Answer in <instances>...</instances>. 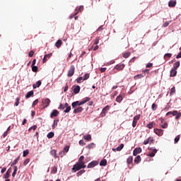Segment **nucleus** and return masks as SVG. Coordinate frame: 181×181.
<instances>
[{
    "label": "nucleus",
    "mask_w": 181,
    "mask_h": 181,
    "mask_svg": "<svg viewBox=\"0 0 181 181\" xmlns=\"http://www.w3.org/2000/svg\"><path fill=\"white\" fill-rule=\"evenodd\" d=\"M28 155H29V150L24 151L23 154V158H25V156H28Z\"/></svg>",
    "instance_id": "nucleus-51"
},
{
    "label": "nucleus",
    "mask_w": 181,
    "mask_h": 181,
    "mask_svg": "<svg viewBox=\"0 0 181 181\" xmlns=\"http://www.w3.org/2000/svg\"><path fill=\"white\" fill-rule=\"evenodd\" d=\"M155 125H156V124L154 122H151L148 123L146 127L148 129H152V128H155Z\"/></svg>",
    "instance_id": "nucleus-21"
},
{
    "label": "nucleus",
    "mask_w": 181,
    "mask_h": 181,
    "mask_svg": "<svg viewBox=\"0 0 181 181\" xmlns=\"http://www.w3.org/2000/svg\"><path fill=\"white\" fill-rule=\"evenodd\" d=\"M140 118H141V115H137L134 117L133 123H132L133 128H135V127H136V124H138V121H139Z\"/></svg>",
    "instance_id": "nucleus-5"
},
{
    "label": "nucleus",
    "mask_w": 181,
    "mask_h": 181,
    "mask_svg": "<svg viewBox=\"0 0 181 181\" xmlns=\"http://www.w3.org/2000/svg\"><path fill=\"white\" fill-rule=\"evenodd\" d=\"M32 129H33V131H36V129H37V125H34L33 127H31L28 131H32Z\"/></svg>",
    "instance_id": "nucleus-53"
},
{
    "label": "nucleus",
    "mask_w": 181,
    "mask_h": 181,
    "mask_svg": "<svg viewBox=\"0 0 181 181\" xmlns=\"http://www.w3.org/2000/svg\"><path fill=\"white\" fill-rule=\"evenodd\" d=\"M83 173H86V170H81L76 173V176H81Z\"/></svg>",
    "instance_id": "nucleus-42"
},
{
    "label": "nucleus",
    "mask_w": 181,
    "mask_h": 181,
    "mask_svg": "<svg viewBox=\"0 0 181 181\" xmlns=\"http://www.w3.org/2000/svg\"><path fill=\"white\" fill-rule=\"evenodd\" d=\"M88 78H90V74H85V75L83 76V81L86 80H88Z\"/></svg>",
    "instance_id": "nucleus-48"
},
{
    "label": "nucleus",
    "mask_w": 181,
    "mask_h": 181,
    "mask_svg": "<svg viewBox=\"0 0 181 181\" xmlns=\"http://www.w3.org/2000/svg\"><path fill=\"white\" fill-rule=\"evenodd\" d=\"M161 128L166 129V128H168V122H164V124L161 125Z\"/></svg>",
    "instance_id": "nucleus-54"
},
{
    "label": "nucleus",
    "mask_w": 181,
    "mask_h": 181,
    "mask_svg": "<svg viewBox=\"0 0 181 181\" xmlns=\"http://www.w3.org/2000/svg\"><path fill=\"white\" fill-rule=\"evenodd\" d=\"M83 139H86V141H91V136H90V134H88L86 136H83Z\"/></svg>",
    "instance_id": "nucleus-41"
},
{
    "label": "nucleus",
    "mask_w": 181,
    "mask_h": 181,
    "mask_svg": "<svg viewBox=\"0 0 181 181\" xmlns=\"http://www.w3.org/2000/svg\"><path fill=\"white\" fill-rule=\"evenodd\" d=\"M53 136H54V133L53 132L48 133L47 135V138H48V139H52Z\"/></svg>",
    "instance_id": "nucleus-31"
},
{
    "label": "nucleus",
    "mask_w": 181,
    "mask_h": 181,
    "mask_svg": "<svg viewBox=\"0 0 181 181\" xmlns=\"http://www.w3.org/2000/svg\"><path fill=\"white\" fill-rule=\"evenodd\" d=\"M65 107V108H66L64 112H70L71 110V107L70 105H69V103H66L64 105Z\"/></svg>",
    "instance_id": "nucleus-17"
},
{
    "label": "nucleus",
    "mask_w": 181,
    "mask_h": 181,
    "mask_svg": "<svg viewBox=\"0 0 181 181\" xmlns=\"http://www.w3.org/2000/svg\"><path fill=\"white\" fill-rule=\"evenodd\" d=\"M141 152H142V148H141V147L136 148L133 151V156H136V155H138V153H141Z\"/></svg>",
    "instance_id": "nucleus-13"
},
{
    "label": "nucleus",
    "mask_w": 181,
    "mask_h": 181,
    "mask_svg": "<svg viewBox=\"0 0 181 181\" xmlns=\"http://www.w3.org/2000/svg\"><path fill=\"white\" fill-rule=\"evenodd\" d=\"M78 163H84V156H81L78 158Z\"/></svg>",
    "instance_id": "nucleus-38"
},
{
    "label": "nucleus",
    "mask_w": 181,
    "mask_h": 181,
    "mask_svg": "<svg viewBox=\"0 0 181 181\" xmlns=\"http://www.w3.org/2000/svg\"><path fill=\"white\" fill-rule=\"evenodd\" d=\"M124 97H125V94H122V95H119L117 98H116V101L117 103H121V101H122V100H124Z\"/></svg>",
    "instance_id": "nucleus-15"
},
{
    "label": "nucleus",
    "mask_w": 181,
    "mask_h": 181,
    "mask_svg": "<svg viewBox=\"0 0 181 181\" xmlns=\"http://www.w3.org/2000/svg\"><path fill=\"white\" fill-rule=\"evenodd\" d=\"M177 69H175L173 68V69H171L170 71V77H175L176 76V74H177V71H176Z\"/></svg>",
    "instance_id": "nucleus-22"
},
{
    "label": "nucleus",
    "mask_w": 181,
    "mask_h": 181,
    "mask_svg": "<svg viewBox=\"0 0 181 181\" xmlns=\"http://www.w3.org/2000/svg\"><path fill=\"white\" fill-rule=\"evenodd\" d=\"M71 106H72V108H76L77 106H78V101L72 103Z\"/></svg>",
    "instance_id": "nucleus-45"
},
{
    "label": "nucleus",
    "mask_w": 181,
    "mask_h": 181,
    "mask_svg": "<svg viewBox=\"0 0 181 181\" xmlns=\"http://www.w3.org/2000/svg\"><path fill=\"white\" fill-rule=\"evenodd\" d=\"M74 71H76V67H74V65H71L68 71L67 77H73L74 76Z\"/></svg>",
    "instance_id": "nucleus-3"
},
{
    "label": "nucleus",
    "mask_w": 181,
    "mask_h": 181,
    "mask_svg": "<svg viewBox=\"0 0 181 181\" xmlns=\"http://www.w3.org/2000/svg\"><path fill=\"white\" fill-rule=\"evenodd\" d=\"M108 110H110V105H106L103 110L102 112L100 113V117H105L106 114H107V111H108Z\"/></svg>",
    "instance_id": "nucleus-8"
},
{
    "label": "nucleus",
    "mask_w": 181,
    "mask_h": 181,
    "mask_svg": "<svg viewBox=\"0 0 181 181\" xmlns=\"http://www.w3.org/2000/svg\"><path fill=\"white\" fill-rule=\"evenodd\" d=\"M168 6L170 8H175L176 6V1H173V0H170L169 2H168Z\"/></svg>",
    "instance_id": "nucleus-18"
},
{
    "label": "nucleus",
    "mask_w": 181,
    "mask_h": 181,
    "mask_svg": "<svg viewBox=\"0 0 181 181\" xmlns=\"http://www.w3.org/2000/svg\"><path fill=\"white\" fill-rule=\"evenodd\" d=\"M156 108H158V105L153 103L151 105L152 111H156Z\"/></svg>",
    "instance_id": "nucleus-43"
},
{
    "label": "nucleus",
    "mask_w": 181,
    "mask_h": 181,
    "mask_svg": "<svg viewBox=\"0 0 181 181\" xmlns=\"http://www.w3.org/2000/svg\"><path fill=\"white\" fill-rule=\"evenodd\" d=\"M33 54H35V52L32 50V51H30L28 56L29 57H33Z\"/></svg>",
    "instance_id": "nucleus-59"
},
{
    "label": "nucleus",
    "mask_w": 181,
    "mask_h": 181,
    "mask_svg": "<svg viewBox=\"0 0 181 181\" xmlns=\"http://www.w3.org/2000/svg\"><path fill=\"white\" fill-rule=\"evenodd\" d=\"M42 103L43 108H47V107L50 105L51 101H50V99L46 98L42 99Z\"/></svg>",
    "instance_id": "nucleus-4"
},
{
    "label": "nucleus",
    "mask_w": 181,
    "mask_h": 181,
    "mask_svg": "<svg viewBox=\"0 0 181 181\" xmlns=\"http://www.w3.org/2000/svg\"><path fill=\"white\" fill-rule=\"evenodd\" d=\"M11 176V174H9V173H6L4 175V179H8V177Z\"/></svg>",
    "instance_id": "nucleus-56"
},
{
    "label": "nucleus",
    "mask_w": 181,
    "mask_h": 181,
    "mask_svg": "<svg viewBox=\"0 0 181 181\" xmlns=\"http://www.w3.org/2000/svg\"><path fill=\"white\" fill-rule=\"evenodd\" d=\"M8 134H9V132L7 130L3 134V138H5L6 136H8Z\"/></svg>",
    "instance_id": "nucleus-64"
},
{
    "label": "nucleus",
    "mask_w": 181,
    "mask_h": 181,
    "mask_svg": "<svg viewBox=\"0 0 181 181\" xmlns=\"http://www.w3.org/2000/svg\"><path fill=\"white\" fill-rule=\"evenodd\" d=\"M31 67H32V71H34V73L37 72V69L38 68H37V66L33 65V66H31Z\"/></svg>",
    "instance_id": "nucleus-49"
},
{
    "label": "nucleus",
    "mask_w": 181,
    "mask_h": 181,
    "mask_svg": "<svg viewBox=\"0 0 181 181\" xmlns=\"http://www.w3.org/2000/svg\"><path fill=\"white\" fill-rule=\"evenodd\" d=\"M57 124H59V119L54 120L53 124H52V129H54L57 126Z\"/></svg>",
    "instance_id": "nucleus-36"
},
{
    "label": "nucleus",
    "mask_w": 181,
    "mask_h": 181,
    "mask_svg": "<svg viewBox=\"0 0 181 181\" xmlns=\"http://www.w3.org/2000/svg\"><path fill=\"white\" fill-rule=\"evenodd\" d=\"M133 161H134V157H132V156H129V157L127 159V165H131V163H132Z\"/></svg>",
    "instance_id": "nucleus-29"
},
{
    "label": "nucleus",
    "mask_w": 181,
    "mask_h": 181,
    "mask_svg": "<svg viewBox=\"0 0 181 181\" xmlns=\"http://www.w3.org/2000/svg\"><path fill=\"white\" fill-rule=\"evenodd\" d=\"M59 112L57 111V110H54L50 115L51 118H54V117H57L59 115Z\"/></svg>",
    "instance_id": "nucleus-16"
},
{
    "label": "nucleus",
    "mask_w": 181,
    "mask_h": 181,
    "mask_svg": "<svg viewBox=\"0 0 181 181\" xmlns=\"http://www.w3.org/2000/svg\"><path fill=\"white\" fill-rule=\"evenodd\" d=\"M52 56H53L52 53H49L48 54H45L44 56L43 59H42V63H44V64L46 63L47 62V59H50V57H52Z\"/></svg>",
    "instance_id": "nucleus-12"
},
{
    "label": "nucleus",
    "mask_w": 181,
    "mask_h": 181,
    "mask_svg": "<svg viewBox=\"0 0 181 181\" xmlns=\"http://www.w3.org/2000/svg\"><path fill=\"white\" fill-rule=\"evenodd\" d=\"M79 145H81V146H84V145H86V144H85L84 141L80 140Z\"/></svg>",
    "instance_id": "nucleus-63"
},
{
    "label": "nucleus",
    "mask_w": 181,
    "mask_h": 181,
    "mask_svg": "<svg viewBox=\"0 0 181 181\" xmlns=\"http://www.w3.org/2000/svg\"><path fill=\"white\" fill-rule=\"evenodd\" d=\"M166 115H173V117H175V119H179V118L181 117V112H179L177 110H174L173 112H168Z\"/></svg>",
    "instance_id": "nucleus-2"
},
{
    "label": "nucleus",
    "mask_w": 181,
    "mask_h": 181,
    "mask_svg": "<svg viewBox=\"0 0 181 181\" xmlns=\"http://www.w3.org/2000/svg\"><path fill=\"white\" fill-rule=\"evenodd\" d=\"M154 132L158 136H162V135H163V130L160 129H154Z\"/></svg>",
    "instance_id": "nucleus-11"
},
{
    "label": "nucleus",
    "mask_w": 181,
    "mask_h": 181,
    "mask_svg": "<svg viewBox=\"0 0 181 181\" xmlns=\"http://www.w3.org/2000/svg\"><path fill=\"white\" fill-rule=\"evenodd\" d=\"M97 165H98V161L93 160L92 162L88 164L87 168L88 169H91L92 168H95Z\"/></svg>",
    "instance_id": "nucleus-7"
},
{
    "label": "nucleus",
    "mask_w": 181,
    "mask_h": 181,
    "mask_svg": "<svg viewBox=\"0 0 181 181\" xmlns=\"http://www.w3.org/2000/svg\"><path fill=\"white\" fill-rule=\"evenodd\" d=\"M58 108L59 110H64L66 107L64 106L63 104L61 103Z\"/></svg>",
    "instance_id": "nucleus-62"
},
{
    "label": "nucleus",
    "mask_w": 181,
    "mask_h": 181,
    "mask_svg": "<svg viewBox=\"0 0 181 181\" xmlns=\"http://www.w3.org/2000/svg\"><path fill=\"white\" fill-rule=\"evenodd\" d=\"M123 148H124V144H122L117 148H112V151H114V152H115V151H117V152H119V151H122Z\"/></svg>",
    "instance_id": "nucleus-19"
},
{
    "label": "nucleus",
    "mask_w": 181,
    "mask_h": 181,
    "mask_svg": "<svg viewBox=\"0 0 181 181\" xmlns=\"http://www.w3.org/2000/svg\"><path fill=\"white\" fill-rule=\"evenodd\" d=\"M95 146V144L94 143H91L86 146V149H93Z\"/></svg>",
    "instance_id": "nucleus-32"
},
{
    "label": "nucleus",
    "mask_w": 181,
    "mask_h": 181,
    "mask_svg": "<svg viewBox=\"0 0 181 181\" xmlns=\"http://www.w3.org/2000/svg\"><path fill=\"white\" fill-rule=\"evenodd\" d=\"M179 139H180V135H178L175 138V144H177V142H179Z\"/></svg>",
    "instance_id": "nucleus-55"
},
{
    "label": "nucleus",
    "mask_w": 181,
    "mask_h": 181,
    "mask_svg": "<svg viewBox=\"0 0 181 181\" xmlns=\"http://www.w3.org/2000/svg\"><path fill=\"white\" fill-rule=\"evenodd\" d=\"M90 100H91V98L86 97L83 99V102H85V104H86V103H88V101H90Z\"/></svg>",
    "instance_id": "nucleus-58"
},
{
    "label": "nucleus",
    "mask_w": 181,
    "mask_h": 181,
    "mask_svg": "<svg viewBox=\"0 0 181 181\" xmlns=\"http://www.w3.org/2000/svg\"><path fill=\"white\" fill-rule=\"evenodd\" d=\"M83 80H84V78H83V76H80V77H78V78H76V82H77L78 83H81V81H83Z\"/></svg>",
    "instance_id": "nucleus-50"
},
{
    "label": "nucleus",
    "mask_w": 181,
    "mask_h": 181,
    "mask_svg": "<svg viewBox=\"0 0 181 181\" xmlns=\"http://www.w3.org/2000/svg\"><path fill=\"white\" fill-rule=\"evenodd\" d=\"M13 169H14V171L12 173V176H13V177H15V176H16V172H18V167L17 166H14Z\"/></svg>",
    "instance_id": "nucleus-40"
},
{
    "label": "nucleus",
    "mask_w": 181,
    "mask_h": 181,
    "mask_svg": "<svg viewBox=\"0 0 181 181\" xmlns=\"http://www.w3.org/2000/svg\"><path fill=\"white\" fill-rule=\"evenodd\" d=\"M180 66V62L177 61L174 64V67L173 69L175 70H177V69H179V66Z\"/></svg>",
    "instance_id": "nucleus-30"
},
{
    "label": "nucleus",
    "mask_w": 181,
    "mask_h": 181,
    "mask_svg": "<svg viewBox=\"0 0 181 181\" xmlns=\"http://www.w3.org/2000/svg\"><path fill=\"white\" fill-rule=\"evenodd\" d=\"M42 86V81H38L36 82L35 84L33 85V88H37V87H40Z\"/></svg>",
    "instance_id": "nucleus-25"
},
{
    "label": "nucleus",
    "mask_w": 181,
    "mask_h": 181,
    "mask_svg": "<svg viewBox=\"0 0 181 181\" xmlns=\"http://www.w3.org/2000/svg\"><path fill=\"white\" fill-rule=\"evenodd\" d=\"M52 170L53 173H57V167H56V166L52 167Z\"/></svg>",
    "instance_id": "nucleus-60"
},
{
    "label": "nucleus",
    "mask_w": 181,
    "mask_h": 181,
    "mask_svg": "<svg viewBox=\"0 0 181 181\" xmlns=\"http://www.w3.org/2000/svg\"><path fill=\"white\" fill-rule=\"evenodd\" d=\"M84 11V6H79L76 8L75 11L76 13H74V16H76L78 12H83Z\"/></svg>",
    "instance_id": "nucleus-10"
},
{
    "label": "nucleus",
    "mask_w": 181,
    "mask_h": 181,
    "mask_svg": "<svg viewBox=\"0 0 181 181\" xmlns=\"http://www.w3.org/2000/svg\"><path fill=\"white\" fill-rule=\"evenodd\" d=\"M83 111V107H78L77 108L74 110V114H78V112H81Z\"/></svg>",
    "instance_id": "nucleus-20"
},
{
    "label": "nucleus",
    "mask_w": 181,
    "mask_h": 181,
    "mask_svg": "<svg viewBox=\"0 0 181 181\" xmlns=\"http://www.w3.org/2000/svg\"><path fill=\"white\" fill-rule=\"evenodd\" d=\"M124 67H125V64H119L115 66L114 69L115 70H118V71H121L122 70H124Z\"/></svg>",
    "instance_id": "nucleus-9"
},
{
    "label": "nucleus",
    "mask_w": 181,
    "mask_h": 181,
    "mask_svg": "<svg viewBox=\"0 0 181 181\" xmlns=\"http://www.w3.org/2000/svg\"><path fill=\"white\" fill-rule=\"evenodd\" d=\"M175 93H176V88L175 86H173L170 89V95H173V94H175Z\"/></svg>",
    "instance_id": "nucleus-35"
},
{
    "label": "nucleus",
    "mask_w": 181,
    "mask_h": 181,
    "mask_svg": "<svg viewBox=\"0 0 181 181\" xmlns=\"http://www.w3.org/2000/svg\"><path fill=\"white\" fill-rule=\"evenodd\" d=\"M29 162H30V158H27L26 160H25V161L23 162L24 166H26V165H28Z\"/></svg>",
    "instance_id": "nucleus-57"
},
{
    "label": "nucleus",
    "mask_w": 181,
    "mask_h": 181,
    "mask_svg": "<svg viewBox=\"0 0 181 181\" xmlns=\"http://www.w3.org/2000/svg\"><path fill=\"white\" fill-rule=\"evenodd\" d=\"M130 56H131V52H125L123 54V57L124 59H128V57Z\"/></svg>",
    "instance_id": "nucleus-39"
},
{
    "label": "nucleus",
    "mask_w": 181,
    "mask_h": 181,
    "mask_svg": "<svg viewBox=\"0 0 181 181\" xmlns=\"http://www.w3.org/2000/svg\"><path fill=\"white\" fill-rule=\"evenodd\" d=\"M63 45V41L62 40H58L57 42L55 43V47H57V49H59V47Z\"/></svg>",
    "instance_id": "nucleus-23"
},
{
    "label": "nucleus",
    "mask_w": 181,
    "mask_h": 181,
    "mask_svg": "<svg viewBox=\"0 0 181 181\" xmlns=\"http://www.w3.org/2000/svg\"><path fill=\"white\" fill-rule=\"evenodd\" d=\"M158 152V150L156 148H153L152 150V151H151L148 154V156H150V158H153V156H155V155H156Z\"/></svg>",
    "instance_id": "nucleus-14"
},
{
    "label": "nucleus",
    "mask_w": 181,
    "mask_h": 181,
    "mask_svg": "<svg viewBox=\"0 0 181 181\" xmlns=\"http://www.w3.org/2000/svg\"><path fill=\"white\" fill-rule=\"evenodd\" d=\"M69 149H70V146H66L64 148L63 151L59 153V155H61V157L63 158V156L66 155L65 153H67V152H69Z\"/></svg>",
    "instance_id": "nucleus-6"
},
{
    "label": "nucleus",
    "mask_w": 181,
    "mask_h": 181,
    "mask_svg": "<svg viewBox=\"0 0 181 181\" xmlns=\"http://www.w3.org/2000/svg\"><path fill=\"white\" fill-rule=\"evenodd\" d=\"M57 151L56 150H52L50 151V153L52 155V156H53L55 159L57 158Z\"/></svg>",
    "instance_id": "nucleus-28"
},
{
    "label": "nucleus",
    "mask_w": 181,
    "mask_h": 181,
    "mask_svg": "<svg viewBox=\"0 0 181 181\" xmlns=\"http://www.w3.org/2000/svg\"><path fill=\"white\" fill-rule=\"evenodd\" d=\"M74 94H78L80 93V86H76L74 88L73 90Z\"/></svg>",
    "instance_id": "nucleus-24"
},
{
    "label": "nucleus",
    "mask_w": 181,
    "mask_h": 181,
    "mask_svg": "<svg viewBox=\"0 0 181 181\" xmlns=\"http://www.w3.org/2000/svg\"><path fill=\"white\" fill-rule=\"evenodd\" d=\"M99 42H100V37H97L95 39V40H94L93 45H98Z\"/></svg>",
    "instance_id": "nucleus-52"
},
{
    "label": "nucleus",
    "mask_w": 181,
    "mask_h": 181,
    "mask_svg": "<svg viewBox=\"0 0 181 181\" xmlns=\"http://www.w3.org/2000/svg\"><path fill=\"white\" fill-rule=\"evenodd\" d=\"M37 103H39V99H36L33 103L32 107H35Z\"/></svg>",
    "instance_id": "nucleus-61"
},
{
    "label": "nucleus",
    "mask_w": 181,
    "mask_h": 181,
    "mask_svg": "<svg viewBox=\"0 0 181 181\" xmlns=\"http://www.w3.org/2000/svg\"><path fill=\"white\" fill-rule=\"evenodd\" d=\"M172 57V54L170 53H167L164 55V59L168 60V59H170Z\"/></svg>",
    "instance_id": "nucleus-34"
},
{
    "label": "nucleus",
    "mask_w": 181,
    "mask_h": 181,
    "mask_svg": "<svg viewBox=\"0 0 181 181\" xmlns=\"http://www.w3.org/2000/svg\"><path fill=\"white\" fill-rule=\"evenodd\" d=\"M33 94H34L33 90L29 91V92H28L27 94L25 95V98H30V97H33Z\"/></svg>",
    "instance_id": "nucleus-27"
},
{
    "label": "nucleus",
    "mask_w": 181,
    "mask_h": 181,
    "mask_svg": "<svg viewBox=\"0 0 181 181\" xmlns=\"http://www.w3.org/2000/svg\"><path fill=\"white\" fill-rule=\"evenodd\" d=\"M171 23H172V21L164 23L163 25V28H168V26H169V24Z\"/></svg>",
    "instance_id": "nucleus-47"
},
{
    "label": "nucleus",
    "mask_w": 181,
    "mask_h": 181,
    "mask_svg": "<svg viewBox=\"0 0 181 181\" xmlns=\"http://www.w3.org/2000/svg\"><path fill=\"white\" fill-rule=\"evenodd\" d=\"M141 160V156H137L134 159V163H136V165H138V163H139Z\"/></svg>",
    "instance_id": "nucleus-26"
},
{
    "label": "nucleus",
    "mask_w": 181,
    "mask_h": 181,
    "mask_svg": "<svg viewBox=\"0 0 181 181\" xmlns=\"http://www.w3.org/2000/svg\"><path fill=\"white\" fill-rule=\"evenodd\" d=\"M143 77H144V75L137 74L134 77V80H139V78H143Z\"/></svg>",
    "instance_id": "nucleus-37"
},
{
    "label": "nucleus",
    "mask_w": 181,
    "mask_h": 181,
    "mask_svg": "<svg viewBox=\"0 0 181 181\" xmlns=\"http://www.w3.org/2000/svg\"><path fill=\"white\" fill-rule=\"evenodd\" d=\"M19 159H21V156H18L15 160L12 163L11 165L13 166V165H16L18 162H19Z\"/></svg>",
    "instance_id": "nucleus-44"
},
{
    "label": "nucleus",
    "mask_w": 181,
    "mask_h": 181,
    "mask_svg": "<svg viewBox=\"0 0 181 181\" xmlns=\"http://www.w3.org/2000/svg\"><path fill=\"white\" fill-rule=\"evenodd\" d=\"M100 166H107V160L105 159H103L100 163Z\"/></svg>",
    "instance_id": "nucleus-33"
},
{
    "label": "nucleus",
    "mask_w": 181,
    "mask_h": 181,
    "mask_svg": "<svg viewBox=\"0 0 181 181\" xmlns=\"http://www.w3.org/2000/svg\"><path fill=\"white\" fill-rule=\"evenodd\" d=\"M86 163L77 162L76 164L74 165L72 171L74 173L78 172V170L86 168Z\"/></svg>",
    "instance_id": "nucleus-1"
},
{
    "label": "nucleus",
    "mask_w": 181,
    "mask_h": 181,
    "mask_svg": "<svg viewBox=\"0 0 181 181\" xmlns=\"http://www.w3.org/2000/svg\"><path fill=\"white\" fill-rule=\"evenodd\" d=\"M21 101V98H17L16 99V103H14L15 107H18V105H19V102Z\"/></svg>",
    "instance_id": "nucleus-46"
}]
</instances>
